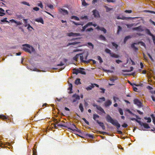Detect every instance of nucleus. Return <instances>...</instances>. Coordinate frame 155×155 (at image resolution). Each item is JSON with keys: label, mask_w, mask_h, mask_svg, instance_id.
<instances>
[{"label": "nucleus", "mask_w": 155, "mask_h": 155, "mask_svg": "<svg viewBox=\"0 0 155 155\" xmlns=\"http://www.w3.org/2000/svg\"><path fill=\"white\" fill-rule=\"evenodd\" d=\"M99 116L96 114H94L93 115V119L98 124L99 126L102 127L103 130H105L106 128L104 123L99 121L98 120L99 118Z\"/></svg>", "instance_id": "3"}, {"label": "nucleus", "mask_w": 155, "mask_h": 155, "mask_svg": "<svg viewBox=\"0 0 155 155\" xmlns=\"http://www.w3.org/2000/svg\"><path fill=\"white\" fill-rule=\"evenodd\" d=\"M96 28L97 30H100L103 31L104 34L106 33L107 32L106 30L104 27H100L99 26H98L96 27Z\"/></svg>", "instance_id": "16"}, {"label": "nucleus", "mask_w": 155, "mask_h": 155, "mask_svg": "<svg viewBox=\"0 0 155 155\" xmlns=\"http://www.w3.org/2000/svg\"><path fill=\"white\" fill-rule=\"evenodd\" d=\"M79 108L81 112H83L84 111V108L83 106V105L81 103H80L79 105Z\"/></svg>", "instance_id": "28"}, {"label": "nucleus", "mask_w": 155, "mask_h": 155, "mask_svg": "<svg viewBox=\"0 0 155 155\" xmlns=\"http://www.w3.org/2000/svg\"><path fill=\"white\" fill-rule=\"evenodd\" d=\"M135 18V17H133V18L131 17H125V16H118L117 17V19H122V20H128V19H134Z\"/></svg>", "instance_id": "9"}, {"label": "nucleus", "mask_w": 155, "mask_h": 155, "mask_svg": "<svg viewBox=\"0 0 155 155\" xmlns=\"http://www.w3.org/2000/svg\"><path fill=\"white\" fill-rule=\"evenodd\" d=\"M73 74H75L76 75H77L78 74V69H76V68H74L73 69Z\"/></svg>", "instance_id": "34"}, {"label": "nucleus", "mask_w": 155, "mask_h": 155, "mask_svg": "<svg viewBox=\"0 0 155 155\" xmlns=\"http://www.w3.org/2000/svg\"><path fill=\"white\" fill-rule=\"evenodd\" d=\"M15 23L17 24V25H21L22 24V23L21 22V21H16V22H15Z\"/></svg>", "instance_id": "55"}, {"label": "nucleus", "mask_w": 155, "mask_h": 155, "mask_svg": "<svg viewBox=\"0 0 155 155\" xmlns=\"http://www.w3.org/2000/svg\"><path fill=\"white\" fill-rule=\"evenodd\" d=\"M99 133L100 134H103V135H105L106 134H107V133L105 132H103V131H100Z\"/></svg>", "instance_id": "63"}, {"label": "nucleus", "mask_w": 155, "mask_h": 155, "mask_svg": "<svg viewBox=\"0 0 155 155\" xmlns=\"http://www.w3.org/2000/svg\"><path fill=\"white\" fill-rule=\"evenodd\" d=\"M65 124V126L66 127H65L67 128L68 129V128L69 127H70V126L71 125V124L69 123V122H67L65 124Z\"/></svg>", "instance_id": "37"}, {"label": "nucleus", "mask_w": 155, "mask_h": 155, "mask_svg": "<svg viewBox=\"0 0 155 155\" xmlns=\"http://www.w3.org/2000/svg\"><path fill=\"white\" fill-rule=\"evenodd\" d=\"M150 116L152 119L153 123L155 125V117L154 116V115L153 114H152Z\"/></svg>", "instance_id": "38"}, {"label": "nucleus", "mask_w": 155, "mask_h": 155, "mask_svg": "<svg viewBox=\"0 0 155 155\" xmlns=\"http://www.w3.org/2000/svg\"><path fill=\"white\" fill-rule=\"evenodd\" d=\"M140 44L142 46H143L144 47H146V45L145 44L143 41H139L138 43H134L131 45V47L135 51H137L138 50V48L136 47L135 46V45H138Z\"/></svg>", "instance_id": "5"}, {"label": "nucleus", "mask_w": 155, "mask_h": 155, "mask_svg": "<svg viewBox=\"0 0 155 155\" xmlns=\"http://www.w3.org/2000/svg\"><path fill=\"white\" fill-rule=\"evenodd\" d=\"M143 57L145 60H147V57L145 55V54H143Z\"/></svg>", "instance_id": "62"}, {"label": "nucleus", "mask_w": 155, "mask_h": 155, "mask_svg": "<svg viewBox=\"0 0 155 155\" xmlns=\"http://www.w3.org/2000/svg\"><path fill=\"white\" fill-rule=\"evenodd\" d=\"M118 110L120 115H123V111L122 109L120 108H119Z\"/></svg>", "instance_id": "49"}, {"label": "nucleus", "mask_w": 155, "mask_h": 155, "mask_svg": "<svg viewBox=\"0 0 155 155\" xmlns=\"http://www.w3.org/2000/svg\"><path fill=\"white\" fill-rule=\"evenodd\" d=\"M110 55V56L113 58H117L119 57V56L118 55L116 54L115 53H112Z\"/></svg>", "instance_id": "24"}, {"label": "nucleus", "mask_w": 155, "mask_h": 155, "mask_svg": "<svg viewBox=\"0 0 155 155\" xmlns=\"http://www.w3.org/2000/svg\"><path fill=\"white\" fill-rule=\"evenodd\" d=\"M68 129L71 130L73 131L74 132H76L77 129V128L76 127L74 124H71L70 127L68 128Z\"/></svg>", "instance_id": "12"}, {"label": "nucleus", "mask_w": 155, "mask_h": 155, "mask_svg": "<svg viewBox=\"0 0 155 155\" xmlns=\"http://www.w3.org/2000/svg\"><path fill=\"white\" fill-rule=\"evenodd\" d=\"M59 11L61 13H62L64 15L68 14V12L67 10L62 9L60 8L59 9Z\"/></svg>", "instance_id": "14"}, {"label": "nucleus", "mask_w": 155, "mask_h": 155, "mask_svg": "<svg viewBox=\"0 0 155 155\" xmlns=\"http://www.w3.org/2000/svg\"><path fill=\"white\" fill-rule=\"evenodd\" d=\"M112 104V101L109 100H107L104 103V105L106 107L109 106Z\"/></svg>", "instance_id": "15"}, {"label": "nucleus", "mask_w": 155, "mask_h": 155, "mask_svg": "<svg viewBox=\"0 0 155 155\" xmlns=\"http://www.w3.org/2000/svg\"><path fill=\"white\" fill-rule=\"evenodd\" d=\"M144 119L145 120H147V123H150L151 121V119L150 117H144Z\"/></svg>", "instance_id": "42"}, {"label": "nucleus", "mask_w": 155, "mask_h": 155, "mask_svg": "<svg viewBox=\"0 0 155 155\" xmlns=\"http://www.w3.org/2000/svg\"><path fill=\"white\" fill-rule=\"evenodd\" d=\"M72 102L73 103L76 102L77 100H79L80 99V97L79 96L76 94H75L73 95L72 97Z\"/></svg>", "instance_id": "7"}, {"label": "nucleus", "mask_w": 155, "mask_h": 155, "mask_svg": "<svg viewBox=\"0 0 155 155\" xmlns=\"http://www.w3.org/2000/svg\"><path fill=\"white\" fill-rule=\"evenodd\" d=\"M88 137H89L90 138H93L94 137V136L93 135H92L91 134H87L86 135Z\"/></svg>", "instance_id": "58"}, {"label": "nucleus", "mask_w": 155, "mask_h": 155, "mask_svg": "<svg viewBox=\"0 0 155 155\" xmlns=\"http://www.w3.org/2000/svg\"><path fill=\"white\" fill-rule=\"evenodd\" d=\"M22 3L24 5H26L28 6H29L30 5L29 3H28L27 2H22Z\"/></svg>", "instance_id": "61"}, {"label": "nucleus", "mask_w": 155, "mask_h": 155, "mask_svg": "<svg viewBox=\"0 0 155 155\" xmlns=\"http://www.w3.org/2000/svg\"><path fill=\"white\" fill-rule=\"evenodd\" d=\"M80 81V78H77L75 81V84L77 85L81 84Z\"/></svg>", "instance_id": "33"}, {"label": "nucleus", "mask_w": 155, "mask_h": 155, "mask_svg": "<svg viewBox=\"0 0 155 155\" xmlns=\"http://www.w3.org/2000/svg\"><path fill=\"white\" fill-rule=\"evenodd\" d=\"M97 57L98 60V61H99L100 63H101L102 62H103V60H102V58H101V57L100 56H97Z\"/></svg>", "instance_id": "35"}, {"label": "nucleus", "mask_w": 155, "mask_h": 155, "mask_svg": "<svg viewBox=\"0 0 155 155\" xmlns=\"http://www.w3.org/2000/svg\"><path fill=\"white\" fill-rule=\"evenodd\" d=\"M93 31V29L92 28H88L87 29H86V32H88V31Z\"/></svg>", "instance_id": "54"}, {"label": "nucleus", "mask_w": 155, "mask_h": 155, "mask_svg": "<svg viewBox=\"0 0 155 155\" xmlns=\"http://www.w3.org/2000/svg\"><path fill=\"white\" fill-rule=\"evenodd\" d=\"M99 38L100 39L104 41H105L106 39L105 37L102 35H100L99 36Z\"/></svg>", "instance_id": "32"}, {"label": "nucleus", "mask_w": 155, "mask_h": 155, "mask_svg": "<svg viewBox=\"0 0 155 155\" xmlns=\"http://www.w3.org/2000/svg\"><path fill=\"white\" fill-rule=\"evenodd\" d=\"M82 54H77L73 58V59L76 61H77V59L79 57V56L81 55Z\"/></svg>", "instance_id": "25"}, {"label": "nucleus", "mask_w": 155, "mask_h": 155, "mask_svg": "<svg viewBox=\"0 0 155 155\" xmlns=\"http://www.w3.org/2000/svg\"><path fill=\"white\" fill-rule=\"evenodd\" d=\"M71 18L72 19H74L75 20H77V21H79V18L77 17V16H71Z\"/></svg>", "instance_id": "44"}, {"label": "nucleus", "mask_w": 155, "mask_h": 155, "mask_svg": "<svg viewBox=\"0 0 155 155\" xmlns=\"http://www.w3.org/2000/svg\"><path fill=\"white\" fill-rule=\"evenodd\" d=\"M74 33L71 32L70 33H68V36H74Z\"/></svg>", "instance_id": "59"}, {"label": "nucleus", "mask_w": 155, "mask_h": 155, "mask_svg": "<svg viewBox=\"0 0 155 155\" xmlns=\"http://www.w3.org/2000/svg\"><path fill=\"white\" fill-rule=\"evenodd\" d=\"M7 18H5L2 19L1 20V21L3 22H6L7 23H9V22L7 20Z\"/></svg>", "instance_id": "43"}, {"label": "nucleus", "mask_w": 155, "mask_h": 155, "mask_svg": "<svg viewBox=\"0 0 155 155\" xmlns=\"http://www.w3.org/2000/svg\"><path fill=\"white\" fill-rule=\"evenodd\" d=\"M5 11L2 8H0V16H3L5 15Z\"/></svg>", "instance_id": "21"}, {"label": "nucleus", "mask_w": 155, "mask_h": 155, "mask_svg": "<svg viewBox=\"0 0 155 155\" xmlns=\"http://www.w3.org/2000/svg\"><path fill=\"white\" fill-rule=\"evenodd\" d=\"M93 106L94 107H96V108L98 110H99L102 113H104V114H106V113L105 112V111L104 110L101 106H98V105H97V104H93Z\"/></svg>", "instance_id": "10"}, {"label": "nucleus", "mask_w": 155, "mask_h": 155, "mask_svg": "<svg viewBox=\"0 0 155 155\" xmlns=\"http://www.w3.org/2000/svg\"><path fill=\"white\" fill-rule=\"evenodd\" d=\"M133 69H134L133 67L131 66V67H130V70H126L124 71L130 72V71H132L133 70Z\"/></svg>", "instance_id": "47"}, {"label": "nucleus", "mask_w": 155, "mask_h": 155, "mask_svg": "<svg viewBox=\"0 0 155 155\" xmlns=\"http://www.w3.org/2000/svg\"><path fill=\"white\" fill-rule=\"evenodd\" d=\"M130 120L132 121H135L139 124L141 127H143L144 128L146 129H148L150 128V127L147 124L142 122L137 119L134 118H130Z\"/></svg>", "instance_id": "4"}, {"label": "nucleus", "mask_w": 155, "mask_h": 155, "mask_svg": "<svg viewBox=\"0 0 155 155\" xmlns=\"http://www.w3.org/2000/svg\"><path fill=\"white\" fill-rule=\"evenodd\" d=\"M86 25L88 27L89 26H91L93 25V23L92 22H89L87 23Z\"/></svg>", "instance_id": "56"}, {"label": "nucleus", "mask_w": 155, "mask_h": 155, "mask_svg": "<svg viewBox=\"0 0 155 155\" xmlns=\"http://www.w3.org/2000/svg\"><path fill=\"white\" fill-rule=\"evenodd\" d=\"M134 25V24H127V25L128 28H131Z\"/></svg>", "instance_id": "53"}, {"label": "nucleus", "mask_w": 155, "mask_h": 155, "mask_svg": "<svg viewBox=\"0 0 155 155\" xmlns=\"http://www.w3.org/2000/svg\"><path fill=\"white\" fill-rule=\"evenodd\" d=\"M112 44L113 46H114L115 48H117L118 47V45L117 44L114 42H112Z\"/></svg>", "instance_id": "48"}, {"label": "nucleus", "mask_w": 155, "mask_h": 155, "mask_svg": "<svg viewBox=\"0 0 155 155\" xmlns=\"http://www.w3.org/2000/svg\"><path fill=\"white\" fill-rule=\"evenodd\" d=\"M94 86L93 84H91V85L90 86L87 87L86 88V89L87 90L89 91L90 90H91L92 88H94Z\"/></svg>", "instance_id": "23"}, {"label": "nucleus", "mask_w": 155, "mask_h": 155, "mask_svg": "<svg viewBox=\"0 0 155 155\" xmlns=\"http://www.w3.org/2000/svg\"><path fill=\"white\" fill-rule=\"evenodd\" d=\"M8 118V117H6L5 116L2 114L0 115V118L2 119L3 120L5 119H7Z\"/></svg>", "instance_id": "39"}, {"label": "nucleus", "mask_w": 155, "mask_h": 155, "mask_svg": "<svg viewBox=\"0 0 155 155\" xmlns=\"http://www.w3.org/2000/svg\"><path fill=\"white\" fill-rule=\"evenodd\" d=\"M81 19H85L86 20H87L88 19V18L87 16L86 15L84 16H82L81 18Z\"/></svg>", "instance_id": "46"}, {"label": "nucleus", "mask_w": 155, "mask_h": 155, "mask_svg": "<svg viewBox=\"0 0 155 155\" xmlns=\"http://www.w3.org/2000/svg\"><path fill=\"white\" fill-rule=\"evenodd\" d=\"M82 120L84 121L86 124L87 125H89V123L87 121V120L85 118H83Z\"/></svg>", "instance_id": "52"}, {"label": "nucleus", "mask_w": 155, "mask_h": 155, "mask_svg": "<svg viewBox=\"0 0 155 155\" xmlns=\"http://www.w3.org/2000/svg\"><path fill=\"white\" fill-rule=\"evenodd\" d=\"M72 22L74 24V25H81L82 26L84 25V24L83 23H82V24H80L79 23L76 22L74 21H72Z\"/></svg>", "instance_id": "41"}, {"label": "nucleus", "mask_w": 155, "mask_h": 155, "mask_svg": "<svg viewBox=\"0 0 155 155\" xmlns=\"http://www.w3.org/2000/svg\"><path fill=\"white\" fill-rule=\"evenodd\" d=\"M104 7L106 9L107 12H109L112 9V8H109L106 5L104 6Z\"/></svg>", "instance_id": "36"}, {"label": "nucleus", "mask_w": 155, "mask_h": 155, "mask_svg": "<svg viewBox=\"0 0 155 155\" xmlns=\"http://www.w3.org/2000/svg\"><path fill=\"white\" fill-rule=\"evenodd\" d=\"M82 54L80 56V57L81 56H83L84 60H85L87 59V57L88 56V54L87 53L86 54Z\"/></svg>", "instance_id": "22"}, {"label": "nucleus", "mask_w": 155, "mask_h": 155, "mask_svg": "<svg viewBox=\"0 0 155 155\" xmlns=\"http://www.w3.org/2000/svg\"><path fill=\"white\" fill-rule=\"evenodd\" d=\"M131 38V37L130 36L128 35L127 36H126L124 40V43H125L127 41L129 38Z\"/></svg>", "instance_id": "31"}, {"label": "nucleus", "mask_w": 155, "mask_h": 155, "mask_svg": "<svg viewBox=\"0 0 155 155\" xmlns=\"http://www.w3.org/2000/svg\"><path fill=\"white\" fill-rule=\"evenodd\" d=\"M105 51L107 53L109 54H111L112 52H111V51L108 48H106L105 49Z\"/></svg>", "instance_id": "40"}, {"label": "nucleus", "mask_w": 155, "mask_h": 155, "mask_svg": "<svg viewBox=\"0 0 155 155\" xmlns=\"http://www.w3.org/2000/svg\"><path fill=\"white\" fill-rule=\"evenodd\" d=\"M122 126L123 127L126 128L127 127L128 125L127 124L124 123V124H123V125H122Z\"/></svg>", "instance_id": "64"}, {"label": "nucleus", "mask_w": 155, "mask_h": 155, "mask_svg": "<svg viewBox=\"0 0 155 155\" xmlns=\"http://www.w3.org/2000/svg\"><path fill=\"white\" fill-rule=\"evenodd\" d=\"M84 69L82 68H80L79 69H78V73H80L83 74H85L86 72L84 71Z\"/></svg>", "instance_id": "18"}, {"label": "nucleus", "mask_w": 155, "mask_h": 155, "mask_svg": "<svg viewBox=\"0 0 155 155\" xmlns=\"http://www.w3.org/2000/svg\"><path fill=\"white\" fill-rule=\"evenodd\" d=\"M145 31L146 33L150 35V36H153V35L151 34L149 29L147 28H146L145 30Z\"/></svg>", "instance_id": "20"}, {"label": "nucleus", "mask_w": 155, "mask_h": 155, "mask_svg": "<svg viewBox=\"0 0 155 155\" xmlns=\"http://www.w3.org/2000/svg\"><path fill=\"white\" fill-rule=\"evenodd\" d=\"M134 104L138 106L139 107H141L143 106L141 102L138 99H134Z\"/></svg>", "instance_id": "8"}, {"label": "nucleus", "mask_w": 155, "mask_h": 155, "mask_svg": "<svg viewBox=\"0 0 155 155\" xmlns=\"http://www.w3.org/2000/svg\"><path fill=\"white\" fill-rule=\"evenodd\" d=\"M22 46L23 47V50L26 52L31 54L32 52L35 51V49L34 48L29 44H25Z\"/></svg>", "instance_id": "2"}, {"label": "nucleus", "mask_w": 155, "mask_h": 155, "mask_svg": "<svg viewBox=\"0 0 155 155\" xmlns=\"http://www.w3.org/2000/svg\"><path fill=\"white\" fill-rule=\"evenodd\" d=\"M80 43V42L76 41H74V42H70V43H69L68 44V45H67V46H69L70 45H75Z\"/></svg>", "instance_id": "19"}, {"label": "nucleus", "mask_w": 155, "mask_h": 155, "mask_svg": "<svg viewBox=\"0 0 155 155\" xmlns=\"http://www.w3.org/2000/svg\"><path fill=\"white\" fill-rule=\"evenodd\" d=\"M92 12L93 13V15L95 18H98L100 17L98 12L96 9L94 10Z\"/></svg>", "instance_id": "11"}, {"label": "nucleus", "mask_w": 155, "mask_h": 155, "mask_svg": "<svg viewBox=\"0 0 155 155\" xmlns=\"http://www.w3.org/2000/svg\"><path fill=\"white\" fill-rule=\"evenodd\" d=\"M80 60H81V62L84 63H85L86 64H88L91 61H93V64H95L96 63V61H95L94 60H93L92 59H89L87 61L84 60V58H83V56H81Z\"/></svg>", "instance_id": "6"}, {"label": "nucleus", "mask_w": 155, "mask_h": 155, "mask_svg": "<svg viewBox=\"0 0 155 155\" xmlns=\"http://www.w3.org/2000/svg\"><path fill=\"white\" fill-rule=\"evenodd\" d=\"M27 26H28L27 29L31 31V30H30V28L33 29V27H31L29 24H26L25 25V27H26Z\"/></svg>", "instance_id": "29"}, {"label": "nucleus", "mask_w": 155, "mask_h": 155, "mask_svg": "<svg viewBox=\"0 0 155 155\" xmlns=\"http://www.w3.org/2000/svg\"><path fill=\"white\" fill-rule=\"evenodd\" d=\"M118 79V78L115 76L113 77L112 78H110V80L112 81L113 82H114V81L117 80Z\"/></svg>", "instance_id": "27"}, {"label": "nucleus", "mask_w": 155, "mask_h": 155, "mask_svg": "<svg viewBox=\"0 0 155 155\" xmlns=\"http://www.w3.org/2000/svg\"><path fill=\"white\" fill-rule=\"evenodd\" d=\"M35 21L38 22H40L43 24H44V22L42 18H36L35 20Z\"/></svg>", "instance_id": "17"}, {"label": "nucleus", "mask_w": 155, "mask_h": 155, "mask_svg": "<svg viewBox=\"0 0 155 155\" xmlns=\"http://www.w3.org/2000/svg\"><path fill=\"white\" fill-rule=\"evenodd\" d=\"M133 30H137L138 31H143L144 30L142 29L141 26H139L138 27L134 28H133Z\"/></svg>", "instance_id": "13"}, {"label": "nucleus", "mask_w": 155, "mask_h": 155, "mask_svg": "<svg viewBox=\"0 0 155 155\" xmlns=\"http://www.w3.org/2000/svg\"><path fill=\"white\" fill-rule=\"evenodd\" d=\"M82 1V5L84 6H86L88 5V4L85 1V0H81Z\"/></svg>", "instance_id": "30"}, {"label": "nucleus", "mask_w": 155, "mask_h": 155, "mask_svg": "<svg viewBox=\"0 0 155 155\" xmlns=\"http://www.w3.org/2000/svg\"><path fill=\"white\" fill-rule=\"evenodd\" d=\"M127 111L131 115H133V116H134L135 114H134L131 111H130L129 110H128Z\"/></svg>", "instance_id": "60"}, {"label": "nucleus", "mask_w": 155, "mask_h": 155, "mask_svg": "<svg viewBox=\"0 0 155 155\" xmlns=\"http://www.w3.org/2000/svg\"><path fill=\"white\" fill-rule=\"evenodd\" d=\"M72 87L73 86L72 84H69V87L68 88V89L70 90V91L69 93L70 94L72 93Z\"/></svg>", "instance_id": "26"}, {"label": "nucleus", "mask_w": 155, "mask_h": 155, "mask_svg": "<svg viewBox=\"0 0 155 155\" xmlns=\"http://www.w3.org/2000/svg\"><path fill=\"white\" fill-rule=\"evenodd\" d=\"M47 6L51 9H53L54 7L53 5L51 4L47 5Z\"/></svg>", "instance_id": "57"}, {"label": "nucleus", "mask_w": 155, "mask_h": 155, "mask_svg": "<svg viewBox=\"0 0 155 155\" xmlns=\"http://www.w3.org/2000/svg\"><path fill=\"white\" fill-rule=\"evenodd\" d=\"M107 121L111 123L113 125L116 127L117 129H118L120 127V124L116 120H114L112 117L109 114H107L106 117Z\"/></svg>", "instance_id": "1"}, {"label": "nucleus", "mask_w": 155, "mask_h": 155, "mask_svg": "<svg viewBox=\"0 0 155 155\" xmlns=\"http://www.w3.org/2000/svg\"><path fill=\"white\" fill-rule=\"evenodd\" d=\"M122 30V28L120 26H118V29L117 31V34H118L119 33V32L120 31H121Z\"/></svg>", "instance_id": "50"}, {"label": "nucleus", "mask_w": 155, "mask_h": 155, "mask_svg": "<svg viewBox=\"0 0 155 155\" xmlns=\"http://www.w3.org/2000/svg\"><path fill=\"white\" fill-rule=\"evenodd\" d=\"M87 27V26L86 25L84 26H83L82 28L81 31L82 32L85 31L86 28Z\"/></svg>", "instance_id": "45"}, {"label": "nucleus", "mask_w": 155, "mask_h": 155, "mask_svg": "<svg viewBox=\"0 0 155 155\" xmlns=\"http://www.w3.org/2000/svg\"><path fill=\"white\" fill-rule=\"evenodd\" d=\"M147 54L148 55V56L150 58V59L152 61H154V60L153 58L152 57V56H151V55L149 53H147Z\"/></svg>", "instance_id": "51"}]
</instances>
